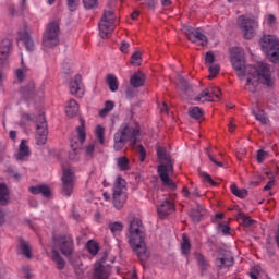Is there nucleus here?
Segmentation results:
<instances>
[{
    "label": "nucleus",
    "mask_w": 279,
    "mask_h": 279,
    "mask_svg": "<svg viewBox=\"0 0 279 279\" xmlns=\"http://www.w3.org/2000/svg\"><path fill=\"white\" fill-rule=\"evenodd\" d=\"M191 217L194 221H199L202 219V214L196 213V215L191 214Z\"/></svg>",
    "instance_id": "obj_59"
},
{
    "label": "nucleus",
    "mask_w": 279,
    "mask_h": 279,
    "mask_svg": "<svg viewBox=\"0 0 279 279\" xmlns=\"http://www.w3.org/2000/svg\"><path fill=\"white\" fill-rule=\"evenodd\" d=\"M15 75H16V78L19 80V82H23L25 80V77L27 76V69H25V68L17 69Z\"/></svg>",
    "instance_id": "obj_42"
},
{
    "label": "nucleus",
    "mask_w": 279,
    "mask_h": 279,
    "mask_svg": "<svg viewBox=\"0 0 279 279\" xmlns=\"http://www.w3.org/2000/svg\"><path fill=\"white\" fill-rule=\"evenodd\" d=\"M173 210H175V205H173V203H171L169 199H165L157 205V213L161 219L168 215H171Z\"/></svg>",
    "instance_id": "obj_19"
},
{
    "label": "nucleus",
    "mask_w": 279,
    "mask_h": 279,
    "mask_svg": "<svg viewBox=\"0 0 279 279\" xmlns=\"http://www.w3.org/2000/svg\"><path fill=\"white\" fill-rule=\"evenodd\" d=\"M229 128V132H234V130L236 129V125L234 124V122H231L228 124Z\"/></svg>",
    "instance_id": "obj_60"
},
{
    "label": "nucleus",
    "mask_w": 279,
    "mask_h": 279,
    "mask_svg": "<svg viewBox=\"0 0 279 279\" xmlns=\"http://www.w3.org/2000/svg\"><path fill=\"white\" fill-rule=\"evenodd\" d=\"M31 32H32V28H29V26H27L26 24H24L17 31L19 38L20 40H23L27 51H34V49H36V40H34V38H32V35H29Z\"/></svg>",
    "instance_id": "obj_16"
},
{
    "label": "nucleus",
    "mask_w": 279,
    "mask_h": 279,
    "mask_svg": "<svg viewBox=\"0 0 279 279\" xmlns=\"http://www.w3.org/2000/svg\"><path fill=\"white\" fill-rule=\"evenodd\" d=\"M112 202L117 210H121L128 202V182L121 177H117L113 185Z\"/></svg>",
    "instance_id": "obj_7"
},
{
    "label": "nucleus",
    "mask_w": 279,
    "mask_h": 279,
    "mask_svg": "<svg viewBox=\"0 0 279 279\" xmlns=\"http://www.w3.org/2000/svg\"><path fill=\"white\" fill-rule=\"evenodd\" d=\"M114 21H117V16L112 11H106L100 20L99 27V36L101 38H109L112 36V32H114Z\"/></svg>",
    "instance_id": "obj_11"
},
{
    "label": "nucleus",
    "mask_w": 279,
    "mask_h": 279,
    "mask_svg": "<svg viewBox=\"0 0 279 279\" xmlns=\"http://www.w3.org/2000/svg\"><path fill=\"white\" fill-rule=\"evenodd\" d=\"M89 254H92V256H97L98 252H99V244H97V242L90 240L87 242L86 245Z\"/></svg>",
    "instance_id": "obj_32"
},
{
    "label": "nucleus",
    "mask_w": 279,
    "mask_h": 279,
    "mask_svg": "<svg viewBox=\"0 0 279 279\" xmlns=\"http://www.w3.org/2000/svg\"><path fill=\"white\" fill-rule=\"evenodd\" d=\"M162 5H171V0H161Z\"/></svg>",
    "instance_id": "obj_63"
},
{
    "label": "nucleus",
    "mask_w": 279,
    "mask_h": 279,
    "mask_svg": "<svg viewBox=\"0 0 279 279\" xmlns=\"http://www.w3.org/2000/svg\"><path fill=\"white\" fill-rule=\"evenodd\" d=\"M230 53L234 71L241 82H245V90L256 93L258 84H263L267 88L276 86V76H274L269 64L264 62H258L255 65L245 64V52L239 47L231 48Z\"/></svg>",
    "instance_id": "obj_1"
},
{
    "label": "nucleus",
    "mask_w": 279,
    "mask_h": 279,
    "mask_svg": "<svg viewBox=\"0 0 279 279\" xmlns=\"http://www.w3.org/2000/svg\"><path fill=\"white\" fill-rule=\"evenodd\" d=\"M117 166L120 171H128L130 169V159L128 157H119L117 159Z\"/></svg>",
    "instance_id": "obj_28"
},
{
    "label": "nucleus",
    "mask_w": 279,
    "mask_h": 279,
    "mask_svg": "<svg viewBox=\"0 0 279 279\" xmlns=\"http://www.w3.org/2000/svg\"><path fill=\"white\" fill-rule=\"evenodd\" d=\"M143 138L141 129L136 124H122L118 132L114 134L113 149L114 151H121L125 147V143H130L134 147Z\"/></svg>",
    "instance_id": "obj_3"
},
{
    "label": "nucleus",
    "mask_w": 279,
    "mask_h": 279,
    "mask_svg": "<svg viewBox=\"0 0 279 279\" xmlns=\"http://www.w3.org/2000/svg\"><path fill=\"white\" fill-rule=\"evenodd\" d=\"M128 239L129 245L136 254L137 258H140L142 263L149 260V248H147V243L145 242V227L141 219L135 218L131 221Z\"/></svg>",
    "instance_id": "obj_2"
},
{
    "label": "nucleus",
    "mask_w": 279,
    "mask_h": 279,
    "mask_svg": "<svg viewBox=\"0 0 279 279\" xmlns=\"http://www.w3.org/2000/svg\"><path fill=\"white\" fill-rule=\"evenodd\" d=\"M130 84L133 88H141L145 84V74L141 72L133 74L130 78Z\"/></svg>",
    "instance_id": "obj_24"
},
{
    "label": "nucleus",
    "mask_w": 279,
    "mask_h": 279,
    "mask_svg": "<svg viewBox=\"0 0 279 279\" xmlns=\"http://www.w3.org/2000/svg\"><path fill=\"white\" fill-rule=\"evenodd\" d=\"M109 230L116 234L117 232H121L123 230V223L121 222H111L109 225Z\"/></svg>",
    "instance_id": "obj_39"
},
{
    "label": "nucleus",
    "mask_w": 279,
    "mask_h": 279,
    "mask_svg": "<svg viewBox=\"0 0 279 279\" xmlns=\"http://www.w3.org/2000/svg\"><path fill=\"white\" fill-rule=\"evenodd\" d=\"M29 191L33 195H44V197H49L51 195V189L47 185H36L31 186Z\"/></svg>",
    "instance_id": "obj_23"
},
{
    "label": "nucleus",
    "mask_w": 279,
    "mask_h": 279,
    "mask_svg": "<svg viewBox=\"0 0 279 279\" xmlns=\"http://www.w3.org/2000/svg\"><path fill=\"white\" fill-rule=\"evenodd\" d=\"M70 93L75 97H84V84L81 75H76L70 81Z\"/></svg>",
    "instance_id": "obj_18"
},
{
    "label": "nucleus",
    "mask_w": 279,
    "mask_h": 279,
    "mask_svg": "<svg viewBox=\"0 0 279 279\" xmlns=\"http://www.w3.org/2000/svg\"><path fill=\"white\" fill-rule=\"evenodd\" d=\"M60 43V22L52 21L47 24L43 36V45L46 49H51Z\"/></svg>",
    "instance_id": "obj_9"
},
{
    "label": "nucleus",
    "mask_w": 279,
    "mask_h": 279,
    "mask_svg": "<svg viewBox=\"0 0 279 279\" xmlns=\"http://www.w3.org/2000/svg\"><path fill=\"white\" fill-rule=\"evenodd\" d=\"M232 265H234L232 254L228 251L220 252L218 258H216V267H218V269H230Z\"/></svg>",
    "instance_id": "obj_17"
},
{
    "label": "nucleus",
    "mask_w": 279,
    "mask_h": 279,
    "mask_svg": "<svg viewBox=\"0 0 279 279\" xmlns=\"http://www.w3.org/2000/svg\"><path fill=\"white\" fill-rule=\"evenodd\" d=\"M20 250L26 256V258H32V246H29V243L22 242L20 244Z\"/></svg>",
    "instance_id": "obj_35"
},
{
    "label": "nucleus",
    "mask_w": 279,
    "mask_h": 279,
    "mask_svg": "<svg viewBox=\"0 0 279 279\" xmlns=\"http://www.w3.org/2000/svg\"><path fill=\"white\" fill-rule=\"evenodd\" d=\"M108 276H110V272L104 268V265H101L99 262L95 264V272L94 278L95 279H108Z\"/></svg>",
    "instance_id": "obj_25"
},
{
    "label": "nucleus",
    "mask_w": 279,
    "mask_h": 279,
    "mask_svg": "<svg viewBox=\"0 0 279 279\" xmlns=\"http://www.w3.org/2000/svg\"><path fill=\"white\" fill-rule=\"evenodd\" d=\"M107 82L111 93H117V90H119V81L117 80V76L109 75L107 77Z\"/></svg>",
    "instance_id": "obj_30"
},
{
    "label": "nucleus",
    "mask_w": 279,
    "mask_h": 279,
    "mask_svg": "<svg viewBox=\"0 0 279 279\" xmlns=\"http://www.w3.org/2000/svg\"><path fill=\"white\" fill-rule=\"evenodd\" d=\"M58 250L61 251L63 256H71V254H73V238H71V235H65L54 240L52 260H54L59 269H64V259L60 257Z\"/></svg>",
    "instance_id": "obj_5"
},
{
    "label": "nucleus",
    "mask_w": 279,
    "mask_h": 279,
    "mask_svg": "<svg viewBox=\"0 0 279 279\" xmlns=\"http://www.w3.org/2000/svg\"><path fill=\"white\" fill-rule=\"evenodd\" d=\"M77 112H80V105L75 99H70L65 104V114L66 117L73 118L76 117Z\"/></svg>",
    "instance_id": "obj_22"
},
{
    "label": "nucleus",
    "mask_w": 279,
    "mask_h": 279,
    "mask_svg": "<svg viewBox=\"0 0 279 279\" xmlns=\"http://www.w3.org/2000/svg\"><path fill=\"white\" fill-rule=\"evenodd\" d=\"M84 141H86V128L84 126V121H82L81 126L76 128V131L72 134L70 140L71 149L73 153L69 154L70 160H77V154L80 149H82V145H84Z\"/></svg>",
    "instance_id": "obj_10"
},
{
    "label": "nucleus",
    "mask_w": 279,
    "mask_h": 279,
    "mask_svg": "<svg viewBox=\"0 0 279 279\" xmlns=\"http://www.w3.org/2000/svg\"><path fill=\"white\" fill-rule=\"evenodd\" d=\"M252 114L255 117L256 121H259V123H262V125H267L269 119H267V116L265 114V111L259 110H252Z\"/></svg>",
    "instance_id": "obj_27"
},
{
    "label": "nucleus",
    "mask_w": 279,
    "mask_h": 279,
    "mask_svg": "<svg viewBox=\"0 0 279 279\" xmlns=\"http://www.w3.org/2000/svg\"><path fill=\"white\" fill-rule=\"evenodd\" d=\"M267 178H269V182L264 186V191H271V189H274L276 181L274 180V178H276V175H278V173L276 172H266Z\"/></svg>",
    "instance_id": "obj_33"
},
{
    "label": "nucleus",
    "mask_w": 279,
    "mask_h": 279,
    "mask_svg": "<svg viewBox=\"0 0 279 279\" xmlns=\"http://www.w3.org/2000/svg\"><path fill=\"white\" fill-rule=\"evenodd\" d=\"M10 138H11L12 141H16V131H11V132H10Z\"/></svg>",
    "instance_id": "obj_62"
},
{
    "label": "nucleus",
    "mask_w": 279,
    "mask_h": 279,
    "mask_svg": "<svg viewBox=\"0 0 279 279\" xmlns=\"http://www.w3.org/2000/svg\"><path fill=\"white\" fill-rule=\"evenodd\" d=\"M210 162H214V165H216V167H223V163H221L220 161H217V159H215V157H213V155L208 156Z\"/></svg>",
    "instance_id": "obj_53"
},
{
    "label": "nucleus",
    "mask_w": 279,
    "mask_h": 279,
    "mask_svg": "<svg viewBox=\"0 0 279 279\" xmlns=\"http://www.w3.org/2000/svg\"><path fill=\"white\" fill-rule=\"evenodd\" d=\"M250 277L252 278V279H258V275H256V272H250Z\"/></svg>",
    "instance_id": "obj_64"
},
{
    "label": "nucleus",
    "mask_w": 279,
    "mask_h": 279,
    "mask_svg": "<svg viewBox=\"0 0 279 279\" xmlns=\"http://www.w3.org/2000/svg\"><path fill=\"white\" fill-rule=\"evenodd\" d=\"M160 112H162L163 114H169V107H167V104H161L158 106Z\"/></svg>",
    "instance_id": "obj_50"
},
{
    "label": "nucleus",
    "mask_w": 279,
    "mask_h": 279,
    "mask_svg": "<svg viewBox=\"0 0 279 279\" xmlns=\"http://www.w3.org/2000/svg\"><path fill=\"white\" fill-rule=\"evenodd\" d=\"M205 62L206 64H213V62H215V53L207 52L205 56Z\"/></svg>",
    "instance_id": "obj_48"
},
{
    "label": "nucleus",
    "mask_w": 279,
    "mask_h": 279,
    "mask_svg": "<svg viewBox=\"0 0 279 279\" xmlns=\"http://www.w3.org/2000/svg\"><path fill=\"white\" fill-rule=\"evenodd\" d=\"M221 68H219L218 64H214L211 66H209V75L208 78L209 80H215V77L217 76V73H219Z\"/></svg>",
    "instance_id": "obj_41"
},
{
    "label": "nucleus",
    "mask_w": 279,
    "mask_h": 279,
    "mask_svg": "<svg viewBox=\"0 0 279 279\" xmlns=\"http://www.w3.org/2000/svg\"><path fill=\"white\" fill-rule=\"evenodd\" d=\"M220 231L222 232V234H229L230 233V227H228L227 225H221L220 226Z\"/></svg>",
    "instance_id": "obj_54"
},
{
    "label": "nucleus",
    "mask_w": 279,
    "mask_h": 279,
    "mask_svg": "<svg viewBox=\"0 0 279 279\" xmlns=\"http://www.w3.org/2000/svg\"><path fill=\"white\" fill-rule=\"evenodd\" d=\"M189 114L192 119H202L204 111L199 107H192L189 110Z\"/></svg>",
    "instance_id": "obj_34"
},
{
    "label": "nucleus",
    "mask_w": 279,
    "mask_h": 279,
    "mask_svg": "<svg viewBox=\"0 0 279 279\" xmlns=\"http://www.w3.org/2000/svg\"><path fill=\"white\" fill-rule=\"evenodd\" d=\"M221 99V89L218 87H209L203 90L196 98L195 101L198 104H206V101H219Z\"/></svg>",
    "instance_id": "obj_15"
},
{
    "label": "nucleus",
    "mask_w": 279,
    "mask_h": 279,
    "mask_svg": "<svg viewBox=\"0 0 279 279\" xmlns=\"http://www.w3.org/2000/svg\"><path fill=\"white\" fill-rule=\"evenodd\" d=\"M10 201V190L4 183H0V204L1 206L8 205Z\"/></svg>",
    "instance_id": "obj_26"
},
{
    "label": "nucleus",
    "mask_w": 279,
    "mask_h": 279,
    "mask_svg": "<svg viewBox=\"0 0 279 279\" xmlns=\"http://www.w3.org/2000/svg\"><path fill=\"white\" fill-rule=\"evenodd\" d=\"M268 154L265 150H258L257 153V162L263 163L265 162V158H267Z\"/></svg>",
    "instance_id": "obj_46"
},
{
    "label": "nucleus",
    "mask_w": 279,
    "mask_h": 279,
    "mask_svg": "<svg viewBox=\"0 0 279 279\" xmlns=\"http://www.w3.org/2000/svg\"><path fill=\"white\" fill-rule=\"evenodd\" d=\"M68 8L70 12H75L80 8V0H68Z\"/></svg>",
    "instance_id": "obj_44"
},
{
    "label": "nucleus",
    "mask_w": 279,
    "mask_h": 279,
    "mask_svg": "<svg viewBox=\"0 0 279 279\" xmlns=\"http://www.w3.org/2000/svg\"><path fill=\"white\" fill-rule=\"evenodd\" d=\"M62 181V195L65 197H71L73 195V189H75V182H77V177H75V171L71 168H63Z\"/></svg>",
    "instance_id": "obj_12"
},
{
    "label": "nucleus",
    "mask_w": 279,
    "mask_h": 279,
    "mask_svg": "<svg viewBox=\"0 0 279 279\" xmlns=\"http://www.w3.org/2000/svg\"><path fill=\"white\" fill-rule=\"evenodd\" d=\"M140 154H141V161L144 162L146 154H145V148L141 145H140Z\"/></svg>",
    "instance_id": "obj_55"
},
{
    "label": "nucleus",
    "mask_w": 279,
    "mask_h": 279,
    "mask_svg": "<svg viewBox=\"0 0 279 279\" xmlns=\"http://www.w3.org/2000/svg\"><path fill=\"white\" fill-rule=\"evenodd\" d=\"M182 239L183 243L181 245V252L182 254H189V252H191V242L189 241L186 234H183Z\"/></svg>",
    "instance_id": "obj_37"
},
{
    "label": "nucleus",
    "mask_w": 279,
    "mask_h": 279,
    "mask_svg": "<svg viewBox=\"0 0 279 279\" xmlns=\"http://www.w3.org/2000/svg\"><path fill=\"white\" fill-rule=\"evenodd\" d=\"M128 49H130V44L126 41H122L120 46V51H122V53H128Z\"/></svg>",
    "instance_id": "obj_49"
},
{
    "label": "nucleus",
    "mask_w": 279,
    "mask_h": 279,
    "mask_svg": "<svg viewBox=\"0 0 279 279\" xmlns=\"http://www.w3.org/2000/svg\"><path fill=\"white\" fill-rule=\"evenodd\" d=\"M231 192L233 193V195H235V197H247V190L239 189L236 184L231 185Z\"/></svg>",
    "instance_id": "obj_31"
},
{
    "label": "nucleus",
    "mask_w": 279,
    "mask_h": 279,
    "mask_svg": "<svg viewBox=\"0 0 279 279\" xmlns=\"http://www.w3.org/2000/svg\"><path fill=\"white\" fill-rule=\"evenodd\" d=\"M143 62V58L141 57V52H135L131 57V64L133 66H141Z\"/></svg>",
    "instance_id": "obj_38"
},
{
    "label": "nucleus",
    "mask_w": 279,
    "mask_h": 279,
    "mask_svg": "<svg viewBox=\"0 0 279 279\" xmlns=\"http://www.w3.org/2000/svg\"><path fill=\"white\" fill-rule=\"evenodd\" d=\"M260 271H263V268L260 266H255L252 269V272L256 274L257 276H260Z\"/></svg>",
    "instance_id": "obj_56"
},
{
    "label": "nucleus",
    "mask_w": 279,
    "mask_h": 279,
    "mask_svg": "<svg viewBox=\"0 0 279 279\" xmlns=\"http://www.w3.org/2000/svg\"><path fill=\"white\" fill-rule=\"evenodd\" d=\"M180 89L184 90V88H186V80H184L183 77L180 78Z\"/></svg>",
    "instance_id": "obj_57"
},
{
    "label": "nucleus",
    "mask_w": 279,
    "mask_h": 279,
    "mask_svg": "<svg viewBox=\"0 0 279 279\" xmlns=\"http://www.w3.org/2000/svg\"><path fill=\"white\" fill-rule=\"evenodd\" d=\"M138 11H134L132 14H131V19L133 20V21H136V19H138Z\"/></svg>",
    "instance_id": "obj_61"
},
{
    "label": "nucleus",
    "mask_w": 279,
    "mask_h": 279,
    "mask_svg": "<svg viewBox=\"0 0 279 279\" xmlns=\"http://www.w3.org/2000/svg\"><path fill=\"white\" fill-rule=\"evenodd\" d=\"M240 222L242 223V226H244V228H250V226H254V220L245 215H242L240 217Z\"/></svg>",
    "instance_id": "obj_40"
},
{
    "label": "nucleus",
    "mask_w": 279,
    "mask_h": 279,
    "mask_svg": "<svg viewBox=\"0 0 279 279\" xmlns=\"http://www.w3.org/2000/svg\"><path fill=\"white\" fill-rule=\"evenodd\" d=\"M105 133H106V129L102 125L96 126L95 134L100 145H106V137L104 136Z\"/></svg>",
    "instance_id": "obj_29"
},
{
    "label": "nucleus",
    "mask_w": 279,
    "mask_h": 279,
    "mask_svg": "<svg viewBox=\"0 0 279 279\" xmlns=\"http://www.w3.org/2000/svg\"><path fill=\"white\" fill-rule=\"evenodd\" d=\"M83 4L86 10H93V8H97L98 0H83Z\"/></svg>",
    "instance_id": "obj_43"
},
{
    "label": "nucleus",
    "mask_w": 279,
    "mask_h": 279,
    "mask_svg": "<svg viewBox=\"0 0 279 279\" xmlns=\"http://www.w3.org/2000/svg\"><path fill=\"white\" fill-rule=\"evenodd\" d=\"M95 151V144H89L86 147V154H88V156H93V153Z\"/></svg>",
    "instance_id": "obj_52"
},
{
    "label": "nucleus",
    "mask_w": 279,
    "mask_h": 279,
    "mask_svg": "<svg viewBox=\"0 0 279 279\" xmlns=\"http://www.w3.org/2000/svg\"><path fill=\"white\" fill-rule=\"evenodd\" d=\"M111 110H114V102L113 101H106L104 109L100 110L99 114L100 117H107L108 112H111Z\"/></svg>",
    "instance_id": "obj_36"
},
{
    "label": "nucleus",
    "mask_w": 279,
    "mask_h": 279,
    "mask_svg": "<svg viewBox=\"0 0 279 279\" xmlns=\"http://www.w3.org/2000/svg\"><path fill=\"white\" fill-rule=\"evenodd\" d=\"M157 158H158V174L161 182L166 186H170V189L175 187V183L171 180L173 175V161L171 160V156L165 148L158 147L157 148Z\"/></svg>",
    "instance_id": "obj_4"
},
{
    "label": "nucleus",
    "mask_w": 279,
    "mask_h": 279,
    "mask_svg": "<svg viewBox=\"0 0 279 279\" xmlns=\"http://www.w3.org/2000/svg\"><path fill=\"white\" fill-rule=\"evenodd\" d=\"M262 51L265 53L266 58L274 62V64L279 63V39L275 35H265L260 39Z\"/></svg>",
    "instance_id": "obj_6"
},
{
    "label": "nucleus",
    "mask_w": 279,
    "mask_h": 279,
    "mask_svg": "<svg viewBox=\"0 0 279 279\" xmlns=\"http://www.w3.org/2000/svg\"><path fill=\"white\" fill-rule=\"evenodd\" d=\"M195 258H196L198 265H206V260L204 259L202 254H196Z\"/></svg>",
    "instance_id": "obj_51"
},
{
    "label": "nucleus",
    "mask_w": 279,
    "mask_h": 279,
    "mask_svg": "<svg viewBox=\"0 0 279 279\" xmlns=\"http://www.w3.org/2000/svg\"><path fill=\"white\" fill-rule=\"evenodd\" d=\"M201 178H203L206 182L211 184V186H217V183L213 181V177L206 172H201Z\"/></svg>",
    "instance_id": "obj_45"
},
{
    "label": "nucleus",
    "mask_w": 279,
    "mask_h": 279,
    "mask_svg": "<svg viewBox=\"0 0 279 279\" xmlns=\"http://www.w3.org/2000/svg\"><path fill=\"white\" fill-rule=\"evenodd\" d=\"M15 158L16 160H27L29 158V146H27L26 140L21 141Z\"/></svg>",
    "instance_id": "obj_21"
},
{
    "label": "nucleus",
    "mask_w": 279,
    "mask_h": 279,
    "mask_svg": "<svg viewBox=\"0 0 279 279\" xmlns=\"http://www.w3.org/2000/svg\"><path fill=\"white\" fill-rule=\"evenodd\" d=\"M3 223H5V213L0 210V226H3Z\"/></svg>",
    "instance_id": "obj_58"
},
{
    "label": "nucleus",
    "mask_w": 279,
    "mask_h": 279,
    "mask_svg": "<svg viewBox=\"0 0 279 279\" xmlns=\"http://www.w3.org/2000/svg\"><path fill=\"white\" fill-rule=\"evenodd\" d=\"M12 43L10 39H3L0 44V64H5L8 56H10V47Z\"/></svg>",
    "instance_id": "obj_20"
},
{
    "label": "nucleus",
    "mask_w": 279,
    "mask_h": 279,
    "mask_svg": "<svg viewBox=\"0 0 279 279\" xmlns=\"http://www.w3.org/2000/svg\"><path fill=\"white\" fill-rule=\"evenodd\" d=\"M47 136H49V130L47 129V120L45 114H39L37 119L36 143L37 145H45L47 143Z\"/></svg>",
    "instance_id": "obj_14"
},
{
    "label": "nucleus",
    "mask_w": 279,
    "mask_h": 279,
    "mask_svg": "<svg viewBox=\"0 0 279 279\" xmlns=\"http://www.w3.org/2000/svg\"><path fill=\"white\" fill-rule=\"evenodd\" d=\"M182 32H184L189 40H191V43H194L195 45H201L202 47H204V45H207L208 43V38L206 37V35H204V33H202L199 28L183 26Z\"/></svg>",
    "instance_id": "obj_13"
},
{
    "label": "nucleus",
    "mask_w": 279,
    "mask_h": 279,
    "mask_svg": "<svg viewBox=\"0 0 279 279\" xmlns=\"http://www.w3.org/2000/svg\"><path fill=\"white\" fill-rule=\"evenodd\" d=\"M236 26L246 40H252L256 36V29H258V20L248 15H240L236 20Z\"/></svg>",
    "instance_id": "obj_8"
},
{
    "label": "nucleus",
    "mask_w": 279,
    "mask_h": 279,
    "mask_svg": "<svg viewBox=\"0 0 279 279\" xmlns=\"http://www.w3.org/2000/svg\"><path fill=\"white\" fill-rule=\"evenodd\" d=\"M265 22L267 25H276V16L274 14H269L265 16Z\"/></svg>",
    "instance_id": "obj_47"
}]
</instances>
